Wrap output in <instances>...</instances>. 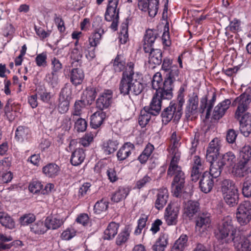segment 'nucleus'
<instances>
[{"label": "nucleus", "instance_id": "14", "mask_svg": "<svg viewBox=\"0 0 251 251\" xmlns=\"http://www.w3.org/2000/svg\"><path fill=\"white\" fill-rule=\"evenodd\" d=\"M156 197L154 206L158 210L162 209L166 204L169 198V193L167 188L162 187L158 189Z\"/></svg>", "mask_w": 251, "mask_h": 251}, {"label": "nucleus", "instance_id": "53", "mask_svg": "<svg viewBox=\"0 0 251 251\" xmlns=\"http://www.w3.org/2000/svg\"><path fill=\"white\" fill-rule=\"evenodd\" d=\"M85 106L84 100L76 101L74 105V110L72 114L73 116H80L82 113V109Z\"/></svg>", "mask_w": 251, "mask_h": 251}, {"label": "nucleus", "instance_id": "51", "mask_svg": "<svg viewBox=\"0 0 251 251\" xmlns=\"http://www.w3.org/2000/svg\"><path fill=\"white\" fill-rule=\"evenodd\" d=\"M108 202L105 200L102 199L98 201L95 204L94 210L96 213L100 214L106 210L108 207Z\"/></svg>", "mask_w": 251, "mask_h": 251}, {"label": "nucleus", "instance_id": "59", "mask_svg": "<svg viewBox=\"0 0 251 251\" xmlns=\"http://www.w3.org/2000/svg\"><path fill=\"white\" fill-rule=\"evenodd\" d=\"M72 90L71 88L69 87H65L63 88L60 93L59 100H68L70 101L71 99Z\"/></svg>", "mask_w": 251, "mask_h": 251}, {"label": "nucleus", "instance_id": "44", "mask_svg": "<svg viewBox=\"0 0 251 251\" xmlns=\"http://www.w3.org/2000/svg\"><path fill=\"white\" fill-rule=\"evenodd\" d=\"M151 115V112L150 111H148L146 108L141 111L138 119V122L141 126L145 127L148 124Z\"/></svg>", "mask_w": 251, "mask_h": 251}, {"label": "nucleus", "instance_id": "18", "mask_svg": "<svg viewBox=\"0 0 251 251\" xmlns=\"http://www.w3.org/2000/svg\"><path fill=\"white\" fill-rule=\"evenodd\" d=\"M214 182V179L211 177L208 172L206 171L203 174L200 181V188L201 191L204 193H207L212 190Z\"/></svg>", "mask_w": 251, "mask_h": 251}, {"label": "nucleus", "instance_id": "63", "mask_svg": "<svg viewBox=\"0 0 251 251\" xmlns=\"http://www.w3.org/2000/svg\"><path fill=\"white\" fill-rule=\"evenodd\" d=\"M35 220V217L33 214H25L22 216L20 219V222L22 225L26 226L34 222Z\"/></svg>", "mask_w": 251, "mask_h": 251}, {"label": "nucleus", "instance_id": "34", "mask_svg": "<svg viewBox=\"0 0 251 251\" xmlns=\"http://www.w3.org/2000/svg\"><path fill=\"white\" fill-rule=\"evenodd\" d=\"M168 235L165 233H161L155 244L152 246V250L153 251H164L168 244Z\"/></svg>", "mask_w": 251, "mask_h": 251}, {"label": "nucleus", "instance_id": "27", "mask_svg": "<svg viewBox=\"0 0 251 251\" xmlns=\"http://www.w3.org/2000/svg\"><path fill=\"white\" fill-rule=\"evenodd\" d=\"M219 161L221 166L232 168L236 164V157L232 152L228 151L224 154L219 159Z\"/></svg>", "mask_w": 251, "mask_h": 251}, {"label": "nucleus", "instance_id": "60", "mask_svg": "<svg viewBox=\"0 0 251 251\" xmlns=\"http://www.w3.org/2000/svg\"><path fill=\"white\" fill-rule=\"evenodd\" d=\"M87 126V122L82 118H78L75 123V128L78 132L85 131Z\"/></svg>", "mask_w": 251, "mask_h": 251}, {"label": "nucleus", "instance_id": "20", "mask_svg": "<svg viewBox=\"0 0 251 251\" xmlns=\"http://www.w3.org/2000/svg\"><path fill=\"white\" fill-rule=\"evenodd\" d=\"M134 145L130 143H125L118 151L117 157L119 161H124L129 157L134 150Z\"/></svg>", "mask_w": 251, "mask_h": 251}, {"label": "nucleus", "instance_id": "19", "mask_svg": "<svg viewBox=\"0 0 251 251\" xmlns=\"http://www.w3.org/2000/svg\"><path fill=\"white\" fill-rule=\"evenodd\" d=\"M216 96L213 93V96L210 100L207 101L206 96L203 97L201 100L200 110L201 113L205 112V118L208 119L210 116L211 110L213 108L214 102L216 100Z\"/></svg>", "mask_w": 251, "mask_h": 251}, {"label": "nucleus", "instance_id": "35", "mask_svg": "<svg viewBox=\"0 0 251 251\" xmlns=\"http://www.w3.org/2000/svg\"><path fill=\"white\" fill-rule=\"evenodd\" d=\"M148 53H150L149 62L155 65H160L162 61V52L159 49H151Z\"/></svg>", "mask_w": 251, "mask_h": 251}, {"label": "nucleus", "instance_id": "16", "mask_svg": "<svg viewBox=\"0 0 251 251\" xmlns=\"http://www.w3.org/2000/svg\"><path fill=\"white\" fill-rule=\"evenodd\" d=\"M118 0H110L109 1L105 14V19L107 21L119 19V10L117 9Z\"/></svg>", "mask_w": 251, "mask_h": 251}, {"label": "nucleus", "instance_id": "25", "mask_svg": "<svg viewBox=\"0 0 251 251\" xmlns=\"http://www.w3.org/2000/svg\"><path fill=\"white\" fill-rule=\"evenodd\" d=\"M106 118V113L102 111L95 112L91 116L90 125L93 128L96 129L100 127Z\"/></svg>", "mask_w": 251, "mask_h": 251}, {"label": "nucleus", "instance_id": "55", "mask_svg": "<svg viewBox=\"0 0 251 251\" xmlns=\"http://www.w3.org/2000/svg\"><path fill=\"white\" fill-rule=\"evenodd\" d=\"M151 180V177L148 175L145 176L142 178L138 180L133 187L134 189H141L145 187Z\"/></svg>", "mask_w": 251, "mask_h": 251}, {"label": "nucleus", "instance_id": "39", "mask_svg": "<svg viewBox=\"0 0 251 251\" xmlns=\"http://www.w3.org/2000/svg\"><path fill=\"white\" fill-rule=\"evenodd\" d=\"M119 142L117 140H109L103 142L102 149L104 152L107 155L115 152L118 147Z\"/></svg>", "mask_w": 251, "mask_h": 251}, {"label": "nucleus", "instance_id": "2", "mask_svg": "<svg viewBox=\"0 0 251 251\" xmlns=\"http://www.w3.org/2000/svg\"><path fill=\"white\" fill-rule=\"evenodd\" d=\"M170 140L171 145L168 150L171 160L167 174L171 176L175 175L172 184V189L174 195L177 197L180 194L185 182L184 174L181 167L178 165L180 158V152L178 149L180 145V136H177L176 132H174Z\"/></svg>", "mask_w": 251, "mask_h": 251}, {"label": "nucleus", "instance_id": "43", "mask_svg": "<svg viewBox=\"0 0 251 251\" xmlns=\"http://www.w3.org/2000/svg\"><path fill=\"white\" fill-rule=\"evenodd\" d=\"M210 163L211 165L210 172L208 173L210 175L211 177L215 179L220 175L223 166L221 165L219 161L217 162H214V161Z\"/></svg>", "mask_w": 251, "mask_h": 251}, {"label": "nucleus", "instance_id": "32", "mask_svg": "<svg viewBox=\"0 0 251 251\" xmlns=\"http://www.w3.org/2000/svg\"><path fill=\"white\" fill-rule=\"evenodd\" d=\"M104 33L103 30L98 29L92 33L88 38V45L92 48H96L100 43L102 36Z\"/></svg>", "mask_w": 251, "mask_h": 251}, {"label": "nucleus", "instance_id": "31", "mask_svg": "<svg viewBox=\"0 0 251 251\" xmlns=\"http://www.w3.org/2000/svg\"><path fill=\"white\" fill-rule=\"evenodd\" d=\"M15 137L20 142L26 141L30 137V131L27 127L19 126L16 130Z\"/></svg>", "mask_w": 251, "mask_h": 251}, {"label": "nucleus", "instance_id": "58", "mask_svg": "<svg viewBox=\"0 0 251 251\" xmlns=\"http://www.w3.org/2000/svg\"><path fill=\"white\" fill-rule=\"evenodd\" d=\"M95 48L87 45L84 47L85 56L89 61L93 60L96 57Z\"/></svg>", "mask_w": 251, "mask_h": 251}, {"label": "nucleus", "instance_id": "8", "mask_svg": "<svg viewBox=\"0 0 251 251\" xmlns=\"http://www.w3.org/2000/svg\"><path fill=\"white\" fill-rule=\"evenodd\" d=\"M222 147V141L218 138L212 139L208 144L206 150V158L209 162H211L217 158L219 155L220 151Z\"/></svg>", "mask_w": 251, "mask_h": 251}, {"label": "nucleus", "instance_id": "9", "mask_svg": "<svg viewBox=\"0 0 251 251\" xmlns=\"http://www.w3.org/2000/svg\"><path fill=\"white\" fill-rule=\"evenodd\" d=\"M181 114L182 112L177 109L176 103L172 101L170 102V105L161 114L162 122L167 124L173 118H174L175 120H178L180 118Z\"/></svg>", "mask_w": 251, "mask_h": 251}, {"label": "nucleus", "instance_id": "38", "mask_svg": "<svg viewBox=\"0 0 251 251\" xmlns=\"http://www.w3.org/2000/svg\"><path fill=\"white\" fill-rule=\"evenodd\" d=\"M188 237L186 235L182 234L176 241L171 251H183L187 246Z\"/></svg>", "mask_w": 251, "mask_h": 251}, {"label": "nucleus", "instance_id": "37", "mask_svg": "<svg viewBox=\"0 0 251 251\" xmlns=\"http://www.w3.org/2000/svg\"><path fill=\"white\" fill-rule=\"evenodd\" d=\"M130 192V189L127 187H120L114 193L111 198L112 201L118 202L125 200Z\"/></svg>", "mask_w": 251, "mask_h": 251}, {"label": "nucleus", "instance_id": "48", "mask_svg": "<svg viewBox=\"0 0 251 251\" xmlns=\"http://www.w3.org/2000/svg\"><path fill=\"white\" fill-rule=\"evenodd\" d=\"M240 123L241 132L246 137H248L251 132V118L241 121Z\"/></svg>", "mask_w": 251, "mask_h": 251}, {"label": "nucleus", "instance_id": "45", "mask_svg": "<svg viewBox=\"0 0 251 251\" xmlns=\"http://www.w3.org/2000/svg\"><path fill=\"white\" fill-rule=\"evenodd\" d=\"M248 110V109L237 107L234 113V118L239 122L251 119L250 113L247 112Z\"/></svg>", "mask_w": 251, "mask_h": 251}, {"label": "nucleus", "instance_id": "26", "mask_svg": "<svg viewBox=\"0 0 251 251\" xmlns=\"http://www.w3.org/2000/svg\"><path fill=\"white\" fill-rule=\"evenodd\" d=\"M210 219L209 216H200L196 221V230L200 234H202L207 230L210 224Z\"/></svg>", "mask_w": 251, "mask_h": 251}, {"label": "nucleus", "instance_id": "6", "mask_svg": "<svg viewBox=\"0 0 251 251\" xmlns=\"http://www.w3.org/2000/svg\"><path fill=\"white\" fill-rule=\"evenodd\" d=\"M235 216L240 226L247 225L251 221V202L248 201L241 202L236 209Z\"/></svg>", "mask_w": 251, "mask_h": 251}, {"label": "nucleus", "instance_id": "4", "mask_svg": "<svg viewBox=\"0 0 251 251\" xmlns=\"http://www.w3.org/2000/svg\"><path fill=\"white\" fill-rule=\"evenodd\" d=\"M162 70L166 73V78L164 81L165 92L163 96L171 98L172 96L173 83L178 79L179 71L177 66L173 65V60L168 58L164 59L162 65Z\"/></svg>", "mask_w": 251, "mask_h": 251}, {"label": "nucleus", "instance_id": "10", "mask_svg": "<svg viewBox=\"0 0 251 251\" xmlns=\"http://www.w3.org/2000/svg\"><path fill=\"white\" fill-rule=\"evenodd\" d=\"M139 8L143 11H148L150 17H154L158 9L159 0H138Z\"/></svg>", "mask_w": 251, "mask_h": 251}, {"label": "nucleus", "instance_id": "36", "mask_svg": "<svg viewBox=\"0 0 251 251\" xmlns=\"http://www.w3.org/2000/svg\"><path fill=\"white\" fill-rule=\"evenodd\" d=\"M198 101V97L197 96H193L189 99L186 111L187 116L190 117L197 112Z\"/></svg>", "mask_w": 251, "mask_h": 251}, {"label": "nucleus", "instance_id": "41", "mask_svg": "<svg viewBox=\"0 0 251 251\" xmlns=\"http://www.w3.org/2000/svg\"><path fill=\"white\" fill-rule=\"evenodd\" d=\"M152 88L156 90V93L160 92L163 89L164 82L160 72L155 73L151 81Z\"/></svg>", "mask_w": 251, "mask_h": 251}, {"label": "nucleus", "instance_id": "54", "mask_svg": "<svg viewBox=\"0 0 251 251\" xmlns=\"http://www.w3.org/2000/svg\"><path fill=\"white\" fill-rule=\"evenodd\" d=\"M43 185L41 182L38 180L32 181L28 186L29 191L33 194H36L42 191Z\"/></svg>", "mask_w": 251, "mask_h": 251}, {"label": "nucleus", "instance_id": "11", "mask_svg": "<svg viewBox=\"0 0 251 251\" xmlns=\"http://www.w3.org/2000/svg\"><path fill=\"white\" fill-rule=\"evenodd\" d=\"M165 90V87L163 86V89L160 92L155 93L152 99L149 111H150L153 115H156L158 114L160 111L162 99L170 100L173 97V96L169 98L164 97L163 95Z\"/></svg>", "mask_w": 251, "mask_h": 251}, {"label": "nucleus", "instance_id": "28", "mask_svg": "<svg viewBox=\"0 0 251 251\" xmlns=\"http://www.w3.org/2000/svg\"><path fill=\"white\" fill-rule=\"evenodd\" d=\"M70 77L71 82L74 85L77 86L81 84L83 82L84 74L80 69H73L70 72Z\"/></svg>", "mask_w": 251, "mask_h": 251}, {"label": "nucleus", "instance_id": "52", "mask_svg": "<svg viewBox=\"0 0 251 251\" xmlns=\"http://www.w3.org/2000/svg\"><path fill=\"white\" fill-rule=\"evenodd\" d=\"M119 38L120 42L122 44H125L127 42L128 35L127 25L126 24H123L121 25Z\"/></svg>", "mask_w": 251, "mask_h": 251}, {"label": "nucleus", "instance_id": "40", "mask_svg": "<svg viewBox=\"0 0 251 251\" xmlns=\"http://www.w3.org/2000/svg\"><path fill=\"white\" fill-rule=\"evenodd\" d=\"M131 229L128 226H125L118 234L116 239L117 245H122L126 243L128 240Z\"/></svg>", "mask_w": 251, "mask_h": 251}, {"label": "nucleus", "instance_id": "42", "mask_svg": "<svg viewBox=\"0 0 251 251\" xmlns=\"http://www.w3.org/2000/svg\"><path fill=\"white\" fill-rule=\"evenodd\" d=\"M0 223L4 226L9 229L15 227V222L7 213L0 212Z\"/></svg>", "mask_w": 251, "mask_h": 251}, {"label": "nucleus", "instance_id": "24", "mask_svg": "<svg viewBox=\"0 0 251 251\" xmlns=\"http://www.w3.org/2000/svg\"><path fill=\"white\" fill-rule=\"evenodd\" d=\"M199 210V203L193 201H189L184 205L183 213L189 218L193 217Z\"/></svg>", "mask_w": 251, "mask_h": 251}, {"label": "nucleus", "instance_id": "5", "mask_svg": "<svg viewBox=\"0 0 251 251\" xmlns=\"http://www.w3.org/2000/svg\"><path fill=\"white\" fill-rule=\"evenodd\" d=\"M224 201L230 207L237 204L239 201L238 190L234 182L229 179L223 181L221 188Z\"/></svg>", "mask_w": 251, "mask_h": 251}, {"label": "nucleus", "instance_id": "13", "mask_svg": "<svg viewBox=\"0 0 251 251\" xmlns=\"http://www.w3.org/2000/svg\"><path fill=\"white\" fill-rule=\"evenodd\" d=\"M112 91L110 90H105L97 100V107L101 110L107 108L112 103Z\"/></svg>", "mask_w": 251, "mask_h": 251}, {"label": "nucleus", "instance_id": "62", "mask_svg": "<svg viewBox=\"0 0 251 251\" xmlns=\"http://www.w3.org/2000/svg\"><path fill=\"white\" fill-rule=\"evenodd\" d=\"M13 178V174L10 171L0 173V184L7 183Z\"/></svg>", "mask_w": 251, "mask_h": 251}, {"label": "nucleus", "instance_id": "23", "mask_svg": "<svg viewBox=\"0 0 251 251\" xmlns=\"http://www.w3.org/2000/svg\"><path fill=\"white\" fill-rule=\"evenodd\" d=\"M251 102V96L248 94L243 93L234 100L232 105L238 107L249 109Z\"/></svg>", "mask_w": 251, "mask_h": 251}, {"label": "nucleus", "instance_id": "17", "mask_svg": "<svg viewBox=\"0 0 251 251\" xmlns=\"http://www.w3.org/2000/svg\"><path fill=\"white\" fill-rule=\"evenodd\" d=\"M231 101L229 99H226L220 102L214 109L212 117L215 120L221 119L225 114L229 108Z\"/></svg>", "mask_w": 251, "mask_h": 251}, {"label": "nucleus", "instance_id": "57", "mask_svg": "<svg viewBox=\"0 0 251 251\" xmlns=\"http://www.w3.org/2000/svg\"><path fill=\"white\" fill-rule=\"evenodd\" d=\"M76 234V230L72 227L68 228L63 231L61 238L64 240H69L73 238Z\"/></svg>", "mask_w": 251, "mask_h": 251}, {"label": "nucleus", "instance_id": "30", "mask_svg": "<svg viewBox=\"0 0 251 251\" xmlns=\"http://www.w3.org/2000/svg\"><path fill=\"white\" fill-rule=\"evenodd\" d=\"M42 171L47 177L54 178L59 175L60 168L55 163H49L43 168Z\"/></svg>", "mask_w": 251, "mask_h": 251}, {"label": "nucleus", "instance_id": "49", "mask_svg": "<svg viewBox=\"0 0 251 251\" xmlns=\"http://www.w3.org/2000/svg\"><path fill=\"white\" fill-rule=\"evenodd\" d=\"M30 230L35 234H43L47 231V228L45 223L44 224L43 222L39 221L31 226Z\"/></svg>", "mask_w": 251, "mask_h": 251}, {"label": "nucleus", "instance_id": "61", "mask_svg": "<svg viewBox=\"0 0 251 251\" xmlns=\"http://www.w3.org/2000/svg\"><path fill=\"white\" fill-rule=\"evenodd\" d=\"M94 137L92 132L87 133L80 139V143L83 146L88 147L93 141Z\"/></svg>", "mask_w": 251, "mask_h": 251}, {"label": "nucleus", "instance_id": "15", "mask_svg": "<svg viewBox=\"0 0 251 251\" xmlns=\"http://www.w3.org/2000/svg\"><path fill=\"white\" fill-rule=\"evenodd\" d=\"M66 218L61 217L59 215L48 216L45 221L46 228L48 229H56L59 228L64 223Z\"/></svg>", "mask_w": 251, "mask_h": 251}, {"label": "nucleus", "instance_id": "21", "mask_svg": "<svg viewBox=\"0 0 251 251\" xmlns=\"http://www.w3.org/2000/svg\"><path fill=\"white\" fill-rule=\"evenodd\" d=\"M155 31L149 29L146 30L144 38L143 49L145 52H148L152 48L153 43L156 39Z\"/></svg>", "mask_w": 251, "mask_h": 251}, {"label": "nucleus", "instance_id": "64", "mask_svg": "<svg viewBox=\"0 0 251 251\" xmlns=\"http://www.w3.org/2000/svg\"><path fill=\"white\" fill-rule=\"evenodd\" d=\"M54 22L55 25L57 26V29L59 32L60 33L64 32L66 30V27L65 26L64 22L62 18L61 17L57 16L56 15L54 18Z\"/></svg>", "mask_w": 251, "mask_h": 251}, {"label": "nucleus", "instance_id": "50", "mask_svg": "<svg viewBox=\"0 0 251 251\" xmlns=\"http://www.w3.org/2000/svg\"><path fill=\"white\" fill-rule=\"evenodd\" d=\"M242 194L246 198L251 197V175L245 178L243 184Z\"/></svg>", "mask_w": 251, "mask_h": 251}, {"label": "nucleus", "instance_id": "3", "mask_svg": "<svg viewBox=\"0 0 251 251\" xmlns=\"http://www.w3.org/2000/svg\"><path fill=\"white\" fill-rule=\"evenodd\" d=\"M134 64L130 62L127 64L126 70L123 73L120 81L119 89L124 96L131 93L135 95L140 94L144 88L141 82L134 78Z\"/></svg>", "mask_w": 251, "mask_h": 251}, {"label": "nucleus", "instance_id": "7", "mask_svg": "<svg viewBox=\"0 0 251 251\" xmlns=\"http://www.w3.org/2000/svg\"><path fill=\"white\" fill-rule=\"evenodd\" d=\"M179 213V207L174 203H170L166 208L164 219L168 226L176 225L177 223Z\"/></svg>", "mask_w": 251, "mask_h": 251}, {"label": "nucleus", "instance_id": "47", "mask_svg": "<svg viewBox=\"0 0 251 251\" xmlns=\"http://www.w3.org/2000/svg\"><path fill=\"white\" fill-rule=\"evenodd\" d=\"M126 68L125 58L124 56L118 54L113 62V68L116 72H120Z\"/></svg>", "mask_w": 251, "mask_h": 251}, {"label": "nucleus", "instance_id": "46", "mask_svg": "<svg viewBox=\"0 0 251 251\" xmlns=\"http://www.w3.org/2000/svg\"><path fill=\"white\" fill-rule=\"evenodd\" d=\"M240 160L251 163V147L249 145H245L239 151Z\"/></svg>", "mask_w": 251, "mask_h": 251}, {"label": "nucleus", "instance_id": "29", "mask_svg": "<svg viewBox=\"0 0 251 251\" xmlns=\"http://www.w3.org/2000/svg\"><path fill=\"white\" fill-rule=\"evenodd\" d=\"M85 151L80 148L76 149L72 154L71 163L73 166L80 165L85 158Z\"/></svg>", "mask_w": 251, "mask_h": 251}, {"label": "nucleus", "instance_id": "1", "mask_svg": "<svg viewBox=\"0 0 251 251\" xmlns=\"http://www.w3.org/2000/svg\"><path fill=\"white\" fill-rule=\"evenodd\" d=\"M214 234V251H227L226 245L231 242L237 251H251V231L246 233L238 231L231 216L225 217L216 225Z\"/></svg>", "mask_w": 251, "mask_h": 251}, {"label": "nucleus", "instance_id": "33", "mask_svg": "<svg viewBox=\"0 0 251 251\" xmlns=\"http://www.w3.org/2000/svg\"><path fill=\"white\" fill-rule=\"evenodd\" d=\"M119 225L115 222L110 223L104 231L103 238L105 240H111L117 234Z\"/></svg>", "mask_w": 251, "mask_h": 251}, {"label": "nucleus", "instance_id": "22", "mask_svg": "<svg viewBox=\"0 0 251 251\" xmlns=\"http://www.w3.org/2000/svg\"><path fill=\"white\" fill-rule=\"evenodd\" d=\"M193 161L191 176L192 181H196L198 180L200 174L204 167L201 158L198 156H194Z\"/></svg>", "mask_w": 251, "mask_h": 251}, {"label": "nucleus", "instance_id": "56", "mask_svg": "<svg viewBox=\"0 0 251 251\" xmlns=\"http://www.w3.org/2000/svg\"><path fill=\"white\" fill-rule=\"evenodd\" d=\"M47 54L46 52L37 54L35 58L36 65L38 67H45L47 65Z\"/></svg>", "mask_w": 251, "mask_h": 251}, {"label": "nucleus", "instance_id": "12", "mask_svg": "<svg viewBox=\"0 0 251 251\" xmlns=\"http://www.w3.org/2000/svg\"><path fill=\"white\" fill-rule=\"evenodd\" d=\"M251 173V163L239 160L232 167V174L235 176L243 177Z\"/></svg>", "mask_w": 251, "mask_h": 251}]
</instances>
